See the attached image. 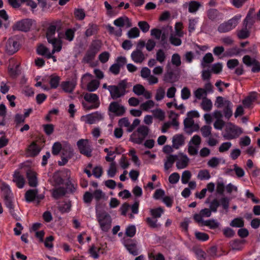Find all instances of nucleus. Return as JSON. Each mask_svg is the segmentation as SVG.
Returning a JSON list of instances; mask_svg holds the SVG:
<instances>
[{"label":"nucleus","instance_id":"6e6d98bb","mask_svg":"<svg viewBox=\"0 0 260 260\" xmlns=\"http://www.w3.org/2000/svg\"><path fill=\"white\" fill-rule=\"evenodd\" d=\"M74 14L75 17L79 20H82L85 17V13L82 9H77L75 10Z\"/></svg>","mask_w":260,"mask_h":260},{"label":"nucleus","instance_id":"a18cd8bd","mask_svg":"<svg viewBox=\"0 0 260 260\" xmlns=\"http://www.w3.org/2000/svg\"><path fill=\"white\" fill-rule=\"evenodd\" d=\"M117 172L116 165L115 162H111L110 165V167L107 171V174L110 177H113Z\"/></svg>","mask_w":260,"mask_h":260},{"label":"nucleus","instance_id":"4468645a","mask_svg":"<svg viewBox=\"0 0 260 260\" xmlns=\"http://www.w3.org/2000/svg\"><path fill=\"white\" fill-rule=\"evenodd\" d=\"M185 137L182 134H177L173 136L172 138V147L176 149L184 145L185 142Z\"/></svg>","mask_w":260,"mask_h":260},{"label":"nucleus","instance_id":"39448f33","mask_svg":"<svg viewBox=\"0 0 260 260\" xmlns=\"http://www.w3.org/2000/svg\"><path fill=\"white\" fill-rule=\"evenodd\" d=\"M60 21H56L52 22L47 29L46 37L47 41L50 44H54L56 41H60V40L54 37L55 34L56 28L60 24Z\"/></svg>","mask_w":260,"mask_h":260},{"label":"nucleus","instance_id":"5fc2aeb1","mask_svg":"<svg viewBox=\"0 0 260 260\" xmlns=\"http://www.w3.org/2000/svg\"><path fill=\"white\" fill-rule=\"evenodd\" d=\"M62 146L60 142H55L53 146L52 149V153L54 155H58L60 150H61Z\"/></svg>","mask_w":260,"mask_h":260},{"label":"nucleus","instance_id":"0e129e2a","mask_svg":"<svg viewBox=\"0 0 260 260\" xmlns=\"http://www.w3.org/2000/svg\"><path fill=\"white\" fill-rule=\"evenodd\" d=\"M29 149L34 155H37L40 152V149L35 142H33L29 146Z\"/></svg>","mask_w":260,"mask_h":260},{"label":"nucleus","instance_id":"a211bd4d","mask_svg":"<svg viewBox=\"0 0 260 260\" xmlns=\"http://www.w3.org/2000/svg\"><path fill=\"white\" fill-rule=\"evenodd\" d=\"M124 245L131 254L134 255H137L138 254L137 244L133 240H125L124 242Z\"/></svg>","mask_w":260,"mask_h":260},{"label":"nucleus","instance_id":"dca6fc26","mask_svg":"<svg viewBox=\"0 0 260 260\" xmlns=\"http://www.w3.org/2000/svg\"><path fill=\"white\" fill-rule=\"evenodd\" d=\"M132 60L136 63H142L145 59V55L141 50L136 49L131 54Z\"/></svg>","mask_w":260,"mask_h":260},{"label":"nucleus","instance_id":"cd10ccee","mask_svg":"<svg viewBox=\"0 0 260 260\" xmlns=\"http://www.w3.org/2000/svg\"><path fill=\"white\" fill-rule=\"evenodd\" d=\"M157 219L153 217H147L146 222L148 226L152 229H158L160 227V224L158 223Z\"/></svg>","mask_w":260,"mask_h":260},{"label":"nucleus","instance_id":"6e6552de","mask_svg":"<svg viewBox=\"0 0 260 260\" xmlns=\"http://www.w3.org/2000/svg\"><path fill=\"white\" fill-rule=\"evenodd\" d=\"M242 132L241 128L231 124L229 126L226 127V134L223 136V137L226 140L234 139L238 138Z\"/></svg>","mask_w":260,"mask_h":260},{"label":"nucleus","instance_id":"09e8293b","mask_svg":"<svg viewBox=\"0 0 260 260\" xmlns=\"http://www.w3.org/2000/svg\"><path fill=\"white\" fill-rule=\"evenodd\" d=\"M43 127L45 134L48 136L51 135L54 132V126L52 124H44Z\"/></svg>","mask_w":260,"mask_h":260},{"label":"nucleus","instance_id":"a878e982","mask_svg":"<svg viewBox=\"0 0 260 260\" xmlns=\"http://www.w3.org/2000/svg\"><path fill=\"white\" fill-rule=\"evenodd\" d=\"M67 190L65 188L59 187L53 190L52 196L55 199H58L60 197L64 196Z\"/></svg>","mask_w":260,"mask_h":260},{"label":"nucleus","instance_id":"2f4dec72","mask_svg":"<svg viewBox=\"0 0 260 260\" xmlns=\"http://www.w3.org/2000/svg\"><path fill=\"white\" fill-rule=\"evenodd\" d=\"M62 154L68 158H71L74 155L73 149L70 145H67L62 149Z\"/></svg>","mask_w":260,"mask_h":260},{"label":"nucleus","instance_id":"13d9d810","mask_svg":"<svg viewBox=\"0 0 260 260\" xmlns=\"http://www.w3.org/2000/svg\"><path fill=\"white\" fill-rule=\"evenodd\" d=\"M71 206L70 203H64L59 205L58 209L61 213H63L69 212L70 210Z\"/></svg>","mask_w":260,"mask_h":260},{"label":"nucleus","instance_id":"b1692460","mask_svg":"<svg viewBox=\"0 0 260 260\" xmlns=\"http://www.w3.org/2000/svg\"><path fill=\"white\" fill-rule=\"evenodd\" d=\"M38 193V190L29 189L25 194V198L27 202H30L33 201L36 198L37 194Z\"/></svg>","mask_w":260,"mask_h":260},{"label":"nucleus","instance_id":"338daca9","mask_svg":"<svg viewBox=\"0 0 260 260\" xmlns=\"http://www.w3.org/2000/svg\"><path fill=\"white\" fill-rule=\"evenodd\" d=\"M136 234V228L134 225H130L128 226L125 231V234L127 236L133 237Z\"/></svg>","mask_w":260,"mask_h":260},{"label":"nucleus","instance_id":"c756f323","mask_svg":"<svg viewBox=\"0 0 260 260\" xmlns=\"http://www.w3.org/2000/svg\"><path fill=\"white\" fill-rule=\"evenodd\" d=\"M254 9L253 8H251L249 10L245 20L244 21V25L245 27H247L249 25H252V24L253 23V18L252 17V15L254 13Z\"/></svg>","mask_w":260,"mask_h":260},{"label":"nucleus","instance_id":"4d7b16f0","mask_svg":"<svg viewBox=\"0 0 260 260\" xmlns=\"http://www.w3.org/2000/svg\"><path fill=\"white\" fill-rule=\"evenodd\" d=\"M213 57L211 53H208L204 56L203 61L204 62H202V66L203 67H205V65L204 63H210L213 61Z\"/></svg>","mask_w":260,"mask_h":260},{"label":"nucleus","instance_id":"6ab92c4d","mask_svg":"<svg viewBox=\"0 0 260 260\" xmlns=\"http://www.w3.org/2000/svg\"><path fill=\"white\" fill-rule=\"evenodd\" d=\"M181 157L180 159L178 158L176 162V167L178 169H182L185 168L188 164L189 158L186 155L180 154Z\"/></svg>","mask_w":260,"mask_h":260},{"label":"nucleus","instance_id":"393cba45","mask_svg":"<svg viewBox=\"0 0 260 260\" xmlns=\"http://www.w3.org/2000/svg\"><path fill=\"white\" fill-rule=\"evenodd\" d=\"M201 106L205 111L208 112L212 109V103L210 99H207L206 97H204L201 103Z\"/></svg>","mask_w":260,"mask_h":260},{"label":"nucleus","instance_id":"1a4fd4ad","mask_svg":"<svg viewBox=\"0 0 260 260\" xmlns=\"http://www.w3.org/2000/svg\"><path fill=\"white\" fill-rule=\"evenodd\" d=\"M243 62L247 67L253 66L251 71L257 73L260 71V62L254 58H251L249 55H246L242 58Z\"/></svg>","mask_w":260,"mask_h":260},{"label":"nucleus","instance_id":"c03bdc74","mask_svg":"<svg viewBox=\"0 0 260 260\" xmlns=\"http://www.w3.org/2000/svg\"><path fill=\"white\" fill-rule=\"evenodd\" d=\"M144 87L141 84H137L134 86L133 91L137 95H141L143 94L145 91Z\"/></svg>","mask_w":260,"mask_h":260},{"label":"nucleus","instance_id":"79ce46f5","mask_svg":"<svg viewBox=\"0 0 260 260\" xmlns=\"http://www.w3.org/2000/svg\"><path fill=\"white\" fill-rule=\"evenodd\" d=\"M211 177L210 173L207 170H203L199 171L198 178L201 180H208Z\"/></svg>","mask_w":260,"mask_h":260},{"label":"nucleus","instance_id":"423d86ee","mask_svg":"<svg viewBox=\"0 0 260 260\" xmlns=\"http://www.w3.org/2000/svg\"><path fill=\"white\" fill-rule=\"evenodd\" d=\"M32 22V19L28 18L21 20L13 25V30L27 32L30 30Z\"/></svg>","mask_w":260,"mask_h":260},{"label":"nucleus","instance_id":"7ed1b4c3","mask_svg":"<svg viewBox=\"0 0 260 260\" xmlns=\"http://www.w3.org/2000/svg\"><path fill=\"white\" fill-rule=\"evenodd\" d=\"M96 215L101 230L105 232H108L111 226L110 215L105 211L96 212Z\"/></svg>","mask_w":260,"mask_h":260},{"label":"nucleus","instance_id":"c9c22d12","mask_svg":"<svg viewBox=\"0 0 260 260\" xmlns=\"http://www.w3.org/2000/svg\"><path fill=\"white\" fill-rule=\"evenodd\" d=\"M100 85V82L96 80H91L87 86V89L90 91L92 92L96 90Z\"/></svg>","mask_w":260,"mask_h":260},{"label":"nucleus","instance_id":"69168bd1","mask_svg":"<svg viewBox=\"0 0 260 260\" xmlns=\"http://www.w3.org/2000/svg\"><path fill=\"white\" fill-rule=\"evenodd\" d=\"M172 63L176 67H179L181 64L180 57L178 54H174L172 56Z\"/></svg>","mask_w":260,"mask_h":260},{"label":"nucleus","instance_id":"58836bf2","mask_svg":"<svg viewBox=\"0 0 260 260\" xmlns=\"http://www.w3.org/2000/svg\"><path fill=\"white\" fill-rule=\"evenodd\" d=\"M152 113L154 117L162 121L165 117V112L160 109H157L152 111Z\"/></svg>","mask_w":260,"mask_h":260},{"label":"nucleus","instance_id":"5701e85b","mask_svg":"<svg viewBox=\"0 0 260 260\" xmlns=\"http://www.w3.org/2000/svg\"><path fill=\"white\" fill-rule=\"evenodd\" d=\"M202 226H206L210 229H217L219 226V223L215 219H210L202 222Z\"/></svg>","mask_w":260,"mask_h":260},{"label":"nucleus","instance_id":"20e7f679","mask_svg":"<svg viewBox=\"0 0 260 260\" xmlns=\"http://www.w3.org/2000/svg\"><path fill=\"white\" fill-rule=\"evenodd\" d=\"M241 17V16L240 15H237L227 21L220 24L218 27V31L221 33H225L230 31L236 27Z\"/></svg>","mask_w":260,"mask_h":260},{"label":"nucleus","instance_id":"37998d69","mask_svg":"<svg viewBox=\"0 0 260 260\" xmlns=\"http://www.w3.org/2000/svg\"><path fill=\"white\" fill-rule=\"evenodd\" d=\"M154 102L152 100H148L142 103L140 105V108L143 111H148L149 109L153 107Z\"/></svg>","mask_w":260,"mask_h":260},{"label":"nucleus","instance_id":"a19ab883","mask_svg":"<svg viewBox=\"0 0 260 260\" xmlns=\"http://www.w3.org/2000/svg\"><path fill=\"white\" fill-rule=\"evenodd\" d=\"M139 35L140 31L136 27H133L127 32V36L129 39L137 38Z\"/></svg>","mask_w":260,"mask_h":260},{"label":"nucleus","instance_id":"603ef678","mask_svg":"<svg viewBox=\"0 0 260 260\" xmlns=\"http://www.w3.org/2000/svg\"><path fill=\"white\" fill-rule=\"evenodd\" d=\"M201 131L202 132V134L204 137H208L211 135V127L209 125H205L203 126Z\"/></svg>","mask_w":260,"mask_h":260},{"label":"nucleus","instance_id":"9d476101","mask_svg":"<svg viewBox=\"0 0 260 260\" xmlns=\"http://www.w3.org/2000/svg\"><path fill=\"white\" fill-rule=\"evenodd\" d=\"M19 48V43L14 38H9L6 42L5 50L10 55L16 52Z\"/></svg>","mask_w":260,"mask_h":260},{"label":"nucleus","instance_id":"72a5a7b5","mask_svg":"<svg viewBox=\"0 0 260 260\" xmlns=\"http://www.w3.org/2000/svg\"><path fill=\"white\" fill-rule=\"evenodd\" d=\"M12 195L4 196V201L5 205L9 209L11 213L13 215L14 207L12 202Z\"/></svg>","mask_w":260,"mask_h":260},{"label":"nucleus","instance_id":"4c0bfd02","mask_svg":"<svg viewBox=\"0 0 260 260\" xmlns=\"http://www.w3.org/2000/svg\"><path fill=\"white\" fill-rule=\"evenodd\" d=\"M37 51L38 54L45 56L47 58V54L50 53L49 49L42 44L40 45L38 47Z\"/></svg>","mask_w":260,"mask_h":260},{"label":"nucleus","instance_id":"412c9836","mask_svg":"<svg viewBox=\"0 0 260 260\" xmlns=\"http://www.w3.org/2000/svg\"><path fill=\"white\" fill-rule=\"evenodd\" d=\"M224 108L223 109V113L225 118L229 119L233 114L232 110V103L229 100H225L224 102Z\"/></svg>","mask_w":260,"mask_h":260},{"label":"nucleus","instance_id":"2eb2a0df","mask_svg":"<svg viewBox=\"0 0 260 260\" xmlns=\"http://www.w3.org/2000/svg\"><path fill=\"white\" fill-rule=\"evenodd\" d=\"M114 24L120 27V28L123 27L124 25H126L127 28L131 27L132 25L129 19L126 16L120 17L115 20Z\"/></svg>","mask_w":260,"mask_h":260},{"label":"nucleus","instance_id":"473e14b6","mask_svg":"<svg viewBox=\"0 0 260 260\" xmlns=\"http://www.w3.org/2000/svg\"><path fill=\"white\" fill-rule=\"evenodd\" d=\"M243 244V241L239 240H235L230 243L232 249L234 250H241L242 249Z\"/></svg>","mask_w":260,"mask_h":260},{"label":"nucleus","instance_id":"0eeeda50","mask_svg":"<svg viewBox=\"0 0 260 260\" xmlns=\"http://www.w3.org/2000/svg\"><path fill=\"white\" fill-rule=\"evenodd\" d=\"M77 145L81 154L88 157L91 156L92 149L88 140L80 139L77 142Z\"/></svg>","mask_w":260,"mask_h":260},{"label":"nucleus","instance_id":"8fccbe9b","mask_svg":"<svg viewBox=\"0 0 260 260\" xmlns=\"http://www.w3.org/2000/svg\"><path fill=\"white\" fill-rule=\"evenodd\" d=\"M193 251L199 260H204L205 259V253L202 249L194 248H193Z\"/></svg>","mask_w":260,"mask_h":260},{"label":"nucleus","instance_id":"49530a36","mask_svg":"<svg viewBox=\"0 0 260 260\" xmlns=\"http://www.w3.org/2000/svg\"><path fill=\"white\" fill-rule=\"evenodd\" d=\"M154 251L153 250L148 253V258L150 260H165V258L162 254L158 253L155 255Z\"/></svg>","mask_w":260,"mask_h":260},{"label":"nucleus","instance_id":"ea45409f","mask_svg":"<svg viewBox=\"0 0 260 260\" xmlns=\"http://www.w3.org/2000/svg\"><path fill=\"white\" fill-rule=\"evenodd\" d=\"M244 225V221L241 218H235L230 223V225L233 227L242 228Z\"/></svg>","mask_w":260,"mask_h":260},{"label":"nucleus","instance_id":"de8ad7c7","mask_svg":"<svg viewBox=\"0 0 260 260\" xmlns=\"http://www.w3.org/2000/svg\"><path fill=\"white\" fill-rule=\"evenodd\" d=\"M191 177V172L189 171L186 170L182 173L181 176V181L182 183L186 184L188 182Z\"/></svg>","mask_w":260,"mask_h":260},{"label":"nucleus","instance_id":"9b49d317","mask_svg":"<svg viewBox=\"0 0 260 260\" xmlns=\"http://www.w3.org/2000/svg\"><path fill=\"white\" fill-rule=\"evenodd\" d=\"M108 110L110 112L114 113L116 116H122L125 112L124 106L120 105L117 102H113L110 103Z\"/></svg>","mask_w":260,"mask_h":260},{"label":"nucleus","instance_id":"f03ea898","mask_svg":"<svg viewBox=\"0 0 260 260\" xmlns=\"http://www.w3.org/2000/svg\"><path fill=\"white\" fill-rule=\"evenodd\" d=\"M149 132V128L146 125L140 126L131 136L130 140L136 144H141Z\"/></svg>","mask_w":260,"mask_h":260},{"label":"nucleus","instance_id":"e2e57ef3","mask_svg":"<svg viewBox=\"0 0 260 260\" xmlns=\"http://www.w3.org/2000/svg\"><path fill=\"white\" fill-rule=\"evenodd\" d=\"M180 175L178 173H172L169 177V181L171 184L177 183L179 180Z\"/></svg>","mask_w":260,"mask_h":260},{"label":"nucleus","instance_id":"ddd939ff","mask_svg":"<svg viewBox=\"0 0 260 260\" xmlns=\"http://www.w3.org/2000/svg\"><path fill=\"white\" fill-rule=\"evenodd\" d=\"M86 123L91 124L103 118L102 115L96 112L82 117Z\"/></svg>","mask_w":260,"mask_h":260},{"label":"nucleus","instance_id":"774afa93","mask_svg":"<svg viewBox=\"0 0 260 260\" xmlns=\"http://www.w3.org/2000/svg\"><path fill=\"white\" fill-rule=\"evenodd\" d=\"M156 60L160 62L164 61L166 58V55L164 51L161 49H159L156 52Z\"/></svg>","mask_w":260,"mask_h":260},{"label":"nucleus","instance_id":"052dcab7","mask_svg":"<svg viewBox=\"0 0 260 260\" xmlns=\"http://www.w3.org/2000/svg\"><path fill=\"white\" fill-rule=\"evenodd\" d=\"M165 91L162 87H159L156 91L155 94V100L157 101L161 100L165 96Z\"/></svg>","mask_w":260,"mask_h":260},{"label":"nucleus","instance_id":"e433bc0d","mask_svg":"<svg viewBox=\"0 0 260 260\" xmlns=\"http://www.w3.org/2000/svg\"><path fill=\"white\" fill-rule=\"evenodd\" d=\"M164 209L161 207H158L155 209H151L150 212L152 216L154 218H159L161 214L164 213Z\"/></svg>","mask_w":260,"mask_h":260},{"label":"nucleus","instance_id":"f704fd0d","mask_svg":"<svg viewBox=\"0 0 260 260\" xmlns=\"http://www.w3.org/2000/svg\"><path fill=\"white\" fill-rule=\"evenodd\" d=\"M84 100L89 103H95L99 101V97L95 93H86L84 96Z\"/></svg>","mask_w":260,"mask_h":260},{"label":"nucleus","instance_id":"4be33fe9","mask_svg":"<svg viewBox=\"0 0 260 260\" xmlns=\"http://www.w3.org/2000/svg\"><path fill=\"white\" fill-rule=\"evenodd\" d=\"M177 159H178V155H177L171 154L167 156V160L164 165L165 169L168 170L171 168Z\"/></svg>","mask_w":260,"mask_h":260},{"label":"nucleus","instance_id":"7c9ffc66","mask_svg":"<svg viewBox=\"0 0 260 260\" xmlns=\"http://www.w3.org/2000/svg\"><path fill=\"white\" fill-rule=\"evenodd\" d=\"M201 6V4L197 1H190L188 4V11L192 13H195L198 10Z\"/></svg>","mask_w":260,"mask_h":260},{"label":"nucleus","instance_id":"f257e3e1","mask_svg":"<svg viewBox=\"0 0 260 260\" xmlns=\"http://www.w3.org/2000/svg\"><path fill=\"white\" fill-rule=\"evenodd\" d=\"M126 88L127 82L125 80L120 81L117 85H110L108 87L111 97L113 100L124 96L126 93Z\"/></svg>","mask_w":260,"mask_h":260},{"label":"nucleus","instance_id":"f8f14e48","mask_svg":"<svg viewBox=\"0 0 260 260\" xmlns=\"http://www.w3.org/2000/svg\"><path fill=\"white\" fill-rule=\"evenodd\" d=\"M99 49L94 45H92L86 53L83 58V61L85 63H89L93 59L98 52Z\"/></svg>","mask_w":260,"mask_h":260},{"label":"nucleus","instance_id":"aec40b11","mask_svg":"<svg viewBox=\"0 0 260 260\" xmlns=\"http://www.w3.org/2000/svg\"><path fill=\"white\" fill-rule=\"evenodd\" d=\"M76 83L74 81H66L62 82L61 86L63 90L66 92L69 93H72L75 86Z\"/></svg>","mask_w":260,"mask_h":260},{"label":"nucleus","instance_id":"bf43d9fd","mask_svg":"<svg viewBox=\"0 0 260 260\" xmlns=\"http://www.w3.org/2000/svg\"><path fill=\"white\" fill-rule=\"evenodd\" d=\"M93 197L98 202L105 198V194L100 189L95 190L93 193Z\"/></svg>","mask_w":260,"mask_h":260},{"label":"nucleus","instance_id":"c85d7f7f","mask_svg":"<svg viewBox=\"0 0 260 260\" xmlns=\"http://www.w3.org/2000/svg\"><path fill=\"white\" fill-rule=\"evenodd\" d=\"M207 17L211 21H215L220 15V13L217 9H210L207 12Z\"/></svg>","mask_w":260,"mask_h":260},{"label":"nucleus","instance_id":"bb28decb","mask_svg":"<svg viewBox=\"0 0 260 260\" xmlns=\"http://www.w3.org/2000/svg\"><path fill=\"white\" fill-rule=\"evenodd\" d=\"M14 182H16L19 188H22L24 184V179L19 172H15L14 175Z\"/></svg>","mask_w":260,"mask_h":260},{"label":"nucleus","instance_id":"864d4df0","mask_svg":"<svg viewBox=\"0 0 260 260\" xmlns=\"http://www.w3.org/2000/svg\"><path fill=\"white\" fill-rule=\"evenodd\" d=\"M138 25L143 32L148 31L150 28L149 24L145 21H139Z\"/></svg>","mask_w":260,"mask_h":260},{"label":"nucleus","instance_id":"680f3d73","mask_svg":"<svg viewBox=\"0 0 260 260\" xmlns=\"http://www.w3.org/2000/svg\"><path fill=\"white\" fill-rule=\"evenodd\" d=\"M110 54L108 52L105 51L99 56V59L102 63H106L109 60Z\"/></svg>","mask_w":260,"mask_h":260},{"label":"nucleus","instance_id":"3c124183","mask_svg":"<svg viewBox=\"0 0 260 260\" xmlns=\"http://www.w3.org/2000/svg\"><path fill=\"white\" fill-rule=\"evenodd\" d=\"M194 94L197 99L200 100L202 99L203 96L204 95L205 97L206 96V90L203 88H199L194 92Z\"/></svg>","mask_w":260,"mask_h":260},{"label":"nucleus","instance_id":"f3484780","mask_svg":"<svg viewBox=\"0 0 260 260\" xmlns=\"http://www.w3.org/2000/svg\"><path fill=\"white\" fill-rule=\"evenodd\" d=\"M26 176L29 186L31 187H36L38 184L37 173L31 170H28L26 172Z\"/></svg>","mask_w":260,"mask_h":260}]
</instances>
